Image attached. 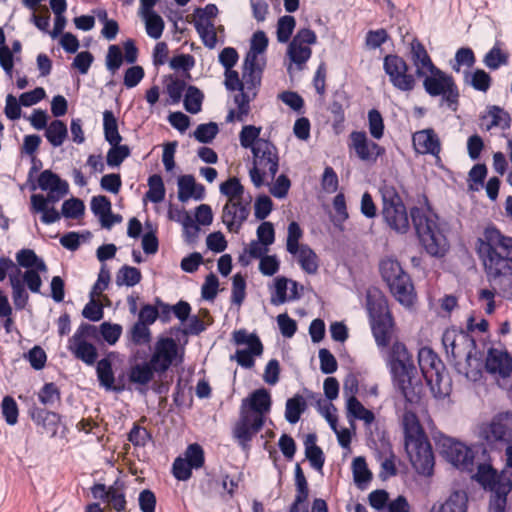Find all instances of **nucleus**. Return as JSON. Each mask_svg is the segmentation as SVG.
<instances>
[{
  "label": "nucleus",
  "mask_w": 512,
  "mask_h": 512,
  "mask_svg": "<svg viewBox=\"0 0 512 512\" xmlns=\"http://www.w3.org/2000/svg\"><path fill=\"white\" fill-rule=\"evenodd\" d=\"M477 253L483 262L486 277L493 290L482 289L479 299L493 301L496 289L505 298H512V237L491 226L477 241Z\"/></svg>",
  "instance_id": "1"
},
{
  "label": "nucleus",
  "mask_w": 512,
  "mask_h": 512,
  "mask_svg": "<svg viewBox=\"0 0 512 512\" xmlns=\"http://www.w3.org/2000/svg\"><path fill=\"white\" fill-rule=\"evenodd\" d=\"M271 404L270 393L265 388L253 391L249 397L242 400L233 436L243 449L248 448L249 442L262 429L265 414L270 411Z\"/></svg>",
  "instance_id": "2"
},
{
  "label": "nucleus",
  "mask_w": 512,
  "mask_h": 512,
  "mask_svg": "<svg viewBox=\"0 0 512 512\" xmlns=\"http://www.w3.org/2000/svg\"><path fill=\"white\" fill-rule=\"evenodd\" d=\"M402 425L405 450L412 466L421 475H431L434 467V454L417 415L406 408L402 416Z\"/></svg>",
  "instance_id": "3"
},
{
  "label": "nucleus",
  "mask_w": 512,
  "mask_h": 512,
  "mask_svg": "<svg viewBox=\"0 0 512 512\" xmlns=\"http://www.w3.org/2000/svg\"><path fill=\"white\" fill-rule=\"evenodd\" d=\"M410 217L416 234L428 254L441 257L447 250V240L438 225V216L425 198V206L412 207Z\"/></svg>",
  "instance_id": "4"
},
{
  "label": "nucleus",
  "mask_w": 512,
  "mask_h": 512,
  "mask_svg": "<svg viewBox=\"0 0 512 512\" xmlns=\"http://www.w3.org/2000/svg\"><path fill=\"white\" fill-rule=\"evenodd\" d=\"M442 344L446 354L454 360L465 357V375L467 378L476 381L481 375V363L477 357L476 342L466 332L456 329H446L442 335Z\"/></svg>",
  "instance_id": "5"
},
{
  "label": "nucleus",
  "mask_w": 512,
  "mask_h": 512,
  "mask_svg": "<svg viewBox=\"0 0 512 512\" xmlns=\"http://www.w3.org/2000/svg\"><path fill=\"white\" fill-rule=\"evenodd\" d=\"M379 270L394 298L405 307L412 306L416 296L414 285L400 262L394 258H385L381 260Z\"/></svg>",
  "instance_id": "6"
},
{
  "label": "nucleus",
  "mask_w": 512,
  "mask_h": 512,
  "mask_svg": "<svg viewBox=\"0 0 512 512\" xmlns=\"http://www.w3.org/2000/svg\"><path fill=\"white\" fill-rule=\"evenodd\" d=\"M380 193L382 197V215L386 224L397 233H407L410 228L409 216L396 188L384 184L380 188Z\"/></svg>",
  "instance_id": "7"
},
{
  "label": "nucleus",
  "mask_w": 512,
  "mask_h": 512,
  "mask_svg": "<svg viewBox=\"0 0 512 512\" xmlns=\"http://www.w3.org/2000/svg\"><path fill=\"white\" fill-rule=\"evenodd\" d=\"M253 167L249 171L252 183L259 188L264 184L263 175L268 170L273 180L278 172L279 156L276 146L265 139L258 140L253 147Z\"/></svg>",
  "instance_id": "8"
},
{
  "label": "nucleus",
  "mask_w": 512,
  "mask_h": 512,
  "mask_svg": "<svg viewBox=\"0 0 512 512\" xmlns=\"http://www.w3.org/2000/svg\"><path fill=\"white\" fill-rule=\"evenodd\" d=\"M423 87L428 95L441 96L442 103L454 112L457 110L459 90L452 76L434 67L424 76Z\"/></svg>",
  "instance_id": "9"
},
{
  "label": "nucleus",
  "mask_w": 512,
  "mask_h": 512,
  "mask_svg": "<svg viewBox=\"0 0 512 512\" xmlns=\"http://www.w3.org/2000/svg\"><path fill=\"white\" fill-rule=\"evenodd\" d=\"M418 364L433 395L437 398L447 396L448 390L442 386L445 366L438 355L430 347H422L418 351Z\"/></svg>",
  "instance_id": "10"
},
{
  "label": "nucleus",
  "mask_w": 512,
  "mask_h": 512,
  "mask_svg": "<svg viewBox=\"0 0 512 512\" xmlns=\"http://www.w3.org/2000/svg\"><path fill=\"white\" fill-rule=\"evenodd\" d=\"M317 42L316 33L309 28H302L297 31L290 41L287 48V57L290 64L287 67L289 73H292L293 65L296 70L302 71L307 61L311 58V45Z\"/></svg>",
  "instance_id": "11"
},
{
  "label": "nucleus",
  "mask_w": 512,
  "mask_h": 512,
  "mask_svg": "<svg viewBox=\"0 0 512 512\" xmlns=\"http://www.w3.org/2000/svg\"><path fill=\"white\" fill-rule=\"evenodd\" d=\"M480 436L491 445H511L512 411L499 413L489 423L482 425Z\"/></svg>",
  "instance_id": "12"
},
{
  "label": "nucleus",
  "mask_w": 512,
  "mask_h": 512,
  "mask_svg": "<svg viewBox=\"0 0 512 512\" xmlns=\"http://www.w3.org/2000/svg\"><path fill=\"white\" fill-rule=\"evenodd\" d=\"M383 69L394 88L402 92H410L415 88V76L409 73L408 64L402 57L396 54L386 55L383 59Z\"/></svg>",
  "instance_id": "13"
},
{
  "label": "nucleus",
  "mask_w": 512,
  "mask_h": 512,
  "mask_svg": "<svg viewBox=\"0 0 512 512\" xmlns=\"http://www.w3.org/2000/svg\"><path fill=\"white\" fill-rule=\"evenodd\" d=\"M439 444L441 453L453 466L461 470H473L474 454L469 447L448 437L442 438Z\"/></svg>",
  "instance_id": "14"
},
{
  "label": "nucleus",
  "mask_w": 512,
  "mask_h": 512,
  "mask_svg": "<svg viewBox=\"0 0 512 512\" xmlns=\"http://www.w3.org/2000/svg\"><path fill=\"white\" fill-rule=\"evenodd\" d=\"M387 365L392 379L416 373V367L414 365L412 355L409 353L407 347L401 342H395L392 345L388 354Z\"/></svg>",
  "instance_id": "15"
},
{
  "label": "nucleus",
  "mask_w": 512,
  "mask_h": 512,
  "mask_svg": "<svg viewBox=\"0 0 512 512\" xmlns=\"http://www.w3.org/2000/svg\"><path fill=\"white\" fill-rule=\"evenodd\" d=\"M250 201L227 202L222 210V222L229 232L238 233L250 214Z\"/></svg>",
  "instance_id": "16"
},
{
  "label": "nucleus",
  "mask_w": 512,
  "mask_h": 512,
  "mask_svg": "<svg viewBox=\"0 0 512 512\" xmlns=\"http://www.w3.org/2000/svg\"><path fill=\"white\" fill-rule=\"evenodd\" d=\"M350 141L349 147L354 149L362 161L375 162L385 152L383 147L369 140L363 131H353L350 134Z\"/></svg>",
  "instance_id": "17"
},
{
  "label": "nucleus",
  "mask_w": 512,
  "mask_h": 512,
  "mask_svg": "<svg viewBox=\"0 0 512 512\" xmlns=\"http://www.w3.org/2000/svg\"><path fill=\"white\" fill-rule=\"evenodd\" d=\"M485 369L492 375L508 378L512 374V356L507 351L490 348L485 360Z\"/></svg>",
  "instance_id": "18"
},
{
  "label": "nucleus",
  "mask_w": 512,
  "mask_h": 512,
  "mask_svg": "<svg viewBox=\"0 0 512 512\" xmlns=\"http://www.w3.org/2000/svg\"><path fill=\"white\" fill-rule=\"evenodd\" d=\"M415 150L421 154H430L440 160V139L432 128L417 131L412 137Z\"/></svg>",
  "instance_id": "19"
},
{
  "label": "nucleus",
  "mask_w": 512,
  "mask_h": 512,
  "mask_svg": "<svg viewBox=\"0 0 512 512\" xmlns=\"http://www.w3.org/2000/svg\"><path fill=\"white\" fill-rule=\"evenodd\" d=\"M414 378L415 374H408L392 379L395 389L409 405H416L420 402L423 390L422 384Z\"/></svg>",
  "instance_id": "20"
},
{
  "label": "nucleus",
  "mask_w": 512,
  "mask_h": 512,
  "mask_svg": "<svg viewBox=\"0 0 512 512\" xmlns=\"http://www.w3.org/2000/svg\"><path fill=\"white\" fill-rule=\"evenodd\" d=\"M263 64L260 62H246L243 63L242 79H241V93L251 94L257 96L258 88L261 85Z\"/></svg>",
  "instance_id": "21"
},
{
  "label": "nucleus",
  "mask_w": 512,
  "mask_h": 512,
  "mask_svg": "<svg viewBox=\"0 0 512 512\" xmlns=\"http://www.w3.org/2000/svg\"><path fill=\"white\" fill-rule=\"evenodd\" d=\"M410 59L415 67V73L419 78L436 67L428 55L424 45L416 38L410 43Z\"/></svg>",
  "instance_id": "22"
},
{
  "label": "nucleus",
  "mask_w": 512,
  "mask_h": 512,
  "mask_svg": "<svg viewBox=\"0 0 512 512\" xmlns=\"http://www.w3.org/2000/svg\"><path fill=\"white\" fill-rule=\"evenodd\" d=\"M366 308L370 320L391 316L386 296L377 288L367 290Z\"/></svg>",
  "instance_id": "23"
},
{
  "label": "nucleus",
  "mask_w": 512,
  "mask_h": 512,
  "mask_svg": "<svg viewBox=\"0 0 512 512\" xmlns=\"http://www.w3.org/2000/svg\"><path fill=\"white\" fill-rule=\"evenodd\" d=\"M296 495L289 512H309L307 499L309 495L308 483L299 464L295 467Z\"/></svg>",
  "instance_id": "24"
},
{
  "label": "nucleus",
  "mask_w": 512,
  "mask_h": 512,
  "mask_svg": "<svg viewBox=\"0 0 512 512\" xmlns=\"http://www.w3.org/2000/svg\"><path fill=\"white\" fill-rule=\"evenodd\" d=\"M138 358L139 350H137L129 360L131 366L129 369L128 378L131 383L147 385L153 380L154 372L152 367H150L151 365L147 361L132 364V362L136 361Z\"/></svg>",
  "instance_id": "25"
},
{
  "label": "nucleus",
  "mask_w": 512,
  "mask_h": 512,
  "mask_svg": "<svg viewBox=\"0 0 512 512\" xmlns=\"http://www.w3.org/2000/svg\"><path fill=\"white\" fill-rule=\"evenodd\" d=\"M371 329L378 346H388L393 330V319L391 316L370 320Z\"/></svg>",
  "instance_id": "26"
},
{
  "label": "nucleus",
  "mask_w": 512,
  "mask_h": 512,
  "mask_svg": "<svg viewBox=\"0 0 512 512\" xmlns=\"http://www.w3.org/2000/svg\"><path fill=\"white\" fill-rule=\"evenodd\" d=\"M468 497L464 491L453 492L441 504H434L430 512H467Z\"/></svg>",
  "instance_id": "27"
},
{
  "label": "nucleus",
  "mask_w": 512,
  "mask_h": 512,
  "mask_svg": "<svg viewBox=\"0 0 512 512\" xmlns=\"http://www.w3.org/2000/svg\"><path fill=\"white\" fill-rule=\"evenodd\" d=\"M38 186L43 191H58L62 194L69 192L67 181L62 180L56 173L51 170H44L38 177Z\"/></svg>",
  "instance_id": "28"
},
{
  "label": "nucleus",
  "mask_w": 512,
  "mask_h": 512,
  "mask_svg": "<svg viewBox=\"0 0 512 512\" xmlns=\"http://www.w3.org/2000/svg\"><path fill=\"white\" fill-rule=\"evenodd\" d=\"M317 437L315 434H308L304 441L305 455L310 465L316 470H322L325 457L322 449L316 445Z\"/></svg>",
  "instance_id": "29"
},
{
  "label": "nucleus",
  "mask_w": 512,
  "mask_h": 512,
  "mask_svg": "<svg viewBox=\"0 0 512 512\" xmlns=\"http://www.w3.org/2000/svg\"><path fill=\"white\" fill-rule=\"evenodd\" d=\"M68 349L74 356L86 363L93 365L96 362L98 353L96 347L87 341L69 342Z\"/></svg>",
  "instance_id": "30"
},
{
  "label": "nucleus",
  "mask_w": 512,
  "mask_h": 512,
  "mask_svg": "<svg viewBox=\"0 0 512 512\" xmlns=\"http://www.w3.org/2000/svg\"><path fill=\"white\" fill-rule=\"evenodd\" d=\"M475 480L480 483L484 488L491 491L499 488L500 486L508 485L509 483H501L497 471L490 465L480 464L477 473L474 476Z\"/></svg>",
  "instance_id": "31"
},
{
  "label": "nucleus",
  "mask_w": 512,
  "mask_h": 512,
  "mask_svg": "<svg viewBox=\"0 0 512 512\" xmlns=\"http://www.w3.org/2000/svg\"><path fill=\"white\" fill-rule=\"evenodd\" d=\"M96 373L99 384L106 390L116 392L121 390L114 385L115 377L112 370V363L108 358H103L98 361L96 366Z\"/></svg>",
  "instance_id": "32"
},
{
  "label": "nucleus",
  "mask_w": 512,
  "mask_h": 512,
  "mask_svg": "<svg viewBox=\"0 0 512 512\" xmlns=\"http://www.w3.org/2000/svg\"><path fill=\"white\" fill-rule=\"evenodd\" d=\"M488 118H490L491 121L486 125L487 131L493 127H499L503 130L510 127L511 118L509 113L499 106L493 105L488 107L487 114L482 116V120L485 121Z\"/></svg>",
  "instance_id": "33"
},
{
  "label": "nucleus",
  "mask_w": 512,
  "mask_h": 512,
  "mask_svg": "<svg viewBox=\"0 0 512 512\" xmlns=\"http://www.w3.org/2000/svg\"><path fill=\"white\" fill-rule=\"evenodd\" d=\"M346 408L349 416L362 420L367 426L371 425L375 420L374 413L365 408L355 396L348 397Z\"/></svg>",
  "instance_id": "34"
},
{
  "label": "nucleus",
  "mask_w": 512,
  "mask_h": 512,
  "mask_svg": "<svg viewBox=\"0 0 512 512\" xmlns=\"http://www.w3.org/2000/svg\"><path fill=\"white\" fill-rule=\"evenodd\" d=\"M17 263L27 270L36 269L40 272H47V265L39 258L32 249H21L16 254Z\"/></svg>",
  "instance_id": "35"
},
{
  "label": "nucleus",
  "mask_w": 512,
  "mask_h": 512,
  "mask_svg": "<svg viewBox=\"0 0 512 512\" xmlns=\"http://www.w3.org/2000/svg\"><path fill=\"white\" fill-rule=\"evenodd\" d=\"M306 409V400L300 394H296L286 401L285 419L290 424H295L299 421L301 415L305 412Z\"/></svg>",
  "instance_id": "36"
},
{
  "label": "nucleus",
  "mask_w": 512,
  "mask_h": 512,
  "mask_svg": "<svg viewBox=\"0 0 512 512\" xmlns=\"http://www.w3.org/2000/svg\"><path fill=\"white\" fill-rule=\"evenodd\" d=\"M195 28L202 39L203 44L207 48L213 49L217 44V35L212 21L199 17L195 22Z\"/></svg>",
  "instance_id": "37"
},
{
  "label": "nucleus",
  "mask_w": 512,
  "mask_h": 512,
  "mask_svg": "<svg viewBox=\"0 0 512 512\" xmlns=\"http://www.w3.org/2000/svg\"><path fill=\"white\" fill-rule=\"evenodd\" d=\"M103 130L105 140L109 144H119L122 141V136L118 131V122L111 110L103 112Z\"/></svg>",
  "instance_id": "38"
},
{
  "label": "nucleus",
  "mask_w": 512,
  "mask_h": 512,
  "mask_svg": "<svg viewBox=\"0 0 512 512\" xmlns=\"http://www.w3.org/2000/svg\"><path fill=\"white\" fill-rule=\"evenodd\" d=\"M67 126L61 120H53L45 129V137L53 147L61 146L67 138Z\"/></svg>",
  "instance_id": "39"
},
{
  "label": "nucleus",
  "mask_w": 512,
  "mask_h": 512,
  "mask_svg": "<svg viewBox=\"0 0 512 512\" xmlns=\"http://www.w3.org/2000/svg\"><path fill=\"white\" fill-rule=\"evenodd\" d=\"M296 255L298 263L306 273L315 274L318 271V257L308 245L302 244Z\"/></svg>",
  "instance_id": "40"
},
{
  "label": "nucleus",
  "mask_w": 512,
  "mask_h": 512,
  "mask_svg": "<svg viewBox=\"0 0 512 512\" xmlns=\"http://www.w3.org/2000/svg\"><path fill=\"white\" fill-rule=\"evenodd\" d=\"M353 479L356 486L364 489L372 479V473L367 467L365 458L356 457L352 461Z\"/></svg>",
  "instance_id": "41"
},
{
  "label": "nucleus",
  "mask_w": 512,
  "mask_h": 512,
  "mask_svg": "<svg viewBox=\"0 0 512 512\" xmlns=\"http://www.w3.org/2000/svg\"><path fill=\"white\" fill-rule=\"evenodd\" d=\"M268 46V38L263 31H257L253 34L251 39L250 49L247 52L245 59L246 62H260L259 55L264 53Z\"/></svg>",
  "instance_id": "42"
},
{
  "label": "nucleus",
  "mask_w": 512,
  "mask_h": 512,
  "mask_svg": "<svg viewBox=\"0 0 512 512\" xmlns=\"http://www.w3.org/2000/svg\"><path fill=\"white\" fill-rule=\"evenodd\" d=\"M220 192L228 198L227 202L245 201L243 198L244 187L236 177H231L221 183Z\"/></svg>",
  "instance_id": "43"
},
{
  "label": "nucleus",
  "mask_w": 512,
  "mask_h": 512,
  "mask_svg": "<svg viewBox=\"0 0 512 512\" xmlns=\"http://www.w3.org/2000/svg\"><path fill=\"white\" fill-rule=\"evenodd\" d=\"M10 285L12 287V299L17 310H23L29 300V295L25 290L24 283L17 275H9Z\"/></svg>",
  "instance_id": "44"
},
{
  "label": "nucleus",
  "mask_w": 512,
  "mask_h": 512,
  "mask_svg": "<svg viewBox=\"0 0 512 512\" xmlns=\"http://www.w3.org/2000/svg\"><path fill=\"white\" fill-rule=\"evenodd\" d=\"M141 279L142 275L138 268L124 265L117 272L116 284L118 286L125 285L127 287H133L137 285Z\"/></svg>",
  "instance_id": "45"
},
{
  "label": "nucleus",
  "mask_w": 512,
  "mask_h": 512,
  "mask_svg": "<svg viewBox=\"0 0 512 512\" xmlns=\"http://www.w3.org/2000/svg\"><path fill=\"white\" fill-rule=\"evenodd\" d=\"M233 340L237 345H248L255 353H263V345L255 333H248L245 329L233 332Z\"/></svg>",
  "instance_id": "46"
},
{
  "label": "nucleus",
  "mask_w": 512,
  "mask_h": 512,
  "mask_svg": "<svg viewBox=\"0 0 512 512\" xmlns=\"http://www.w3.org/2000/svg\"><path fill=\"white\" fill-rule=\"evenodd\" d=\"M509 60L508 53L504 52L498 44H495L484 56L483 62L490 70H496L503 65H507Z\"/></svg>",
  "instance_id": "47"
},
{
  "label": "nucleus",
  "mask_w": 512,
  "mask_h": 512,
  "mask_svg": "<svg viewBox=\"0 0 512 512\" xmlns=\"http://www.w3.org/2000/svg\"><path fill=\"white\" fill-rule=\"evenodd\" d=\"M149 189L145 194V198L153 203H160L165 198V187L162 177L158 174H153L148 178Z\"/></svg>",
  "instance_id": "48"
},
{
  "label": "nucleus",
  "mask_w": 512,
  "mask_h": 512,
  "mask_svg": "<svg viewBox=\"0 0 512 512\" xmlns=\"http://www.w3.org/2000/svg\"><path fill=\"white\" fill-rule=\"evenodd\" d=\"M155 359L159 357L164 358L173 363L177 355V344L172 338H162L157 341L155 345Z\"/></svg>",
  "instance_id": "49"
},
{
  "label": "nucleus",
  "mask_w": 512,
  "mask_h": 512,
  "mask_svg": "<svg viewBox=\"0 0 512 512\" xmlns=\"http://www.w3.org/2000/svg\"><path fill=\"white\" fill-rule=\"evenodd\" d=\"M510 490L511 484L500 486L499 488L492 490L493 495L491 496L489 503V512H505L507 495Z\"/></svg>",
  "instance_id": "50"
},
{
  "label": "nucleus",
  "mask_w": 512,
  "mask_h": 512,
  "mask_svg": "<svg viewBox=\"0 0 512 512\" xmlns=\"http://www.w3.org/2000/svg\"><path fill=\"white\" fill-rule=\"evenodd\" d=\"M65 195L66 194H62V192L53 190L48 191L46 197L42 194H33L30 197L31 209L32 211H43L49 203H56Z\"/></svg>",
  "instance_id": "51"
},
{
  "label": "nucleus",
  "mask_w": 512,
  "mask_h": 512,
  "mask_svg": "<svg viewBox=\"0 0 512 512\" xmlns=\"http://www.w3.org/2000/svg\"><path fill=\"white\" fill-rule=\"evenodd\" d=\"M111 148L106 155L107 165L110 167H118L121 163L130 156V148L127 145L110 144Z\"/></svg>",
  "instance_id": "52"
},
{
  "label": "nucleus",
  "mask_w": 512,
  "mask_h": 512,
  "mask_svg": "<svg viewBox=\"0 0 512 512\" xmlns=\"http://www.w3.org/2000/svg\"><path fill=\"white\" fill-rule=\"evenodd\" d=\"M203 93L195 86H189L184 97V107L191 114L201 110Z\"/></svg>",
  "instance_id": "53"
},
{
  "label": "nucleus",
  "mask_w": 512,
  "mask_h": 512,
  "mask_svg": "<svg viewBox=\"0 0 512 512\" xmlns=\"http://www.w3.org/2000/svg\"><path fill=\"white\" fill-rule=\"evenodd\" d=\"M145 20L146 32L153 39H159L164 30V21L156 12L142 15Z\"/></svg>",
  "instance_id": "54"
},
{
  "label": "nucleus",
  "mask_w": 512,
  "mask_h": 512,
  "mask_svg": "<svg viewBox=\"0 0 512 512\" xmlns=\"http://www.w3.org/2000/svg\"><path fill=\"white\" fill-rule=\"evenodd\" d=\"M296 26V20L293 16L285 15L278 19L277 23V40L280 43H286L289 41L293 30Z\"/></svg>",
  "instance_id": "55"
},
{
  "label": "nucleus",
  "mask_w": 512,
  "mask_h": 512,
  "mask_svg": "<svg viewBox=\"0 0 512 512\" xmlns=\"http://www.w3.org/2000/svg\"><path fill=\"white\" fill-rule=\"evenodd\" d=\"M262 128L254 125H245L239 134L240 144L243 148H250L253 151V147L256 146L261 133Z\"/></svg>",
  "instance_id": "56"
},
{
  "label": "nucleus",
  "mask_w": 512,
  "mask_h": 512,
  "mask_svg": "<svg viewBox=\"0 0 512 512\" xmlns=\"http://www.w3.org/2000/svg\"><path fill=\"white\" fill-rule=\"evenodd\" d=\"M218 132L219 128L217 123L209 122L198 125L193 135L198 142L207 144L214 140Z\"/></svg>",
  "instance_id": "57"
},
{
  "label": "nucleus",
  "mask_w": 512,
  "mask_h": 512,
  "mask_svg": "<svg viewBox=\"0 0 512 512\" xmlns=\"http://www.w3.org/2000/svg\"><path fill=\"white\" fill-rule=\"evenodd\" d=\"M2 415L8 425H15L18 421L19 409L15 399L5 396L1 403Z\"/></svg>",
  "instance_id": "58"
},
{
  "label": "nucleus",
  "mask_w": 512,
  "mask_h": 512,
  "mask_svg": "<svg viewBox=\"0 0 512 512\" xmlns=\"http://www.w3.org/2000/svg\"><path fill=\"white\" fill-rule=\"evenodd\" d=\"M85 205L78 198L65 200L62 204V215L65 218L78 219L84 215Z\"/></svg>",
  "instance_id": "59"
},
{
  "label": "nucleus",
  "mask_w": 512,
  "mask_h": 512,
  "mask_svg": "<svg viewBox=\"0 0 512 512\" xmlns=\"http://www.w3.org/2000/svg\"><path fill=\"white\" fill-rule=\"evenodd\" d=\"M195 178L193 175H182L178 178V200L187 202L193 195L195 189Z\"/></svg>",
  "instance_id": "60"
},
{
  "label": "nucleus",
  "mask_w": 512,
  "mask_h": 512,
  "mask_svg": "<svg viewBox=\"0 0 512 512\" xmlns=\"http://www.w3.org/2000/svg\"><path fill=\"white\" fill-rule=\"evenodd\" d=\"M303 235V232L297 222H291L288 225V235H287V241H286V249L287 251L292 254L296 255L300 246L299 240L301 239Z\"/></svg>",
  "instance_id": "61"
},
{
  "label": "nucleus",
  "mask_w": 512,
  "mask_h": 512,
  "mask_svg": "<svg viewBox=\"0 0 512 512\" xmlns=\"http://www.w3.org/2000/svg\"><path fill=\"white\" fill-rule=\"evenodd\" d=\"M39 401L46 406H53L61 399L60 391L56 384L46 383L38 393Z\"/></svg>",
  "instance_id": "62"
},
{
  "label": "nucleus",
  "mask_w": 512,
  "mask_h": 512,
  "mask_svg": "<svg viewBox=\"0 0 512 512\" xmlns=\"http://www.w3.org/2000/svg\"><path fill=\"white\" fill-rule=\"evenodd\" d=\"M256 97L254 95L249 94H237L234 97V102L237 105L236 113V121L244 122L247 116L250 113L251 107L250 102L253 101Z\"/></svg>",
  "instance_id": "63"
},
{
  "label": "nucleus",
  "mask_w": 512,
  "mask_h": 512,
  "mask_svg": "<svg viewBox=\"0 0 512 512\" xmlns=\"http://www.w3.org/2000/svg\"><path fill=\"white\" fill-rule=\"evenodd\" d=\"M130 340L134 345L148 344L151 341V332L143 322H136L130 330Z\"/></svg>",
  "instance_id": "64"
}]
</instances>
